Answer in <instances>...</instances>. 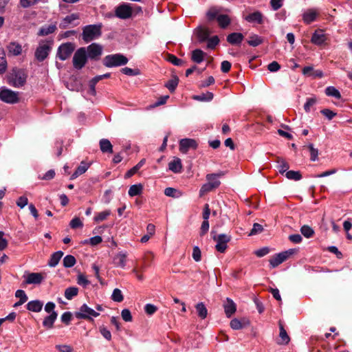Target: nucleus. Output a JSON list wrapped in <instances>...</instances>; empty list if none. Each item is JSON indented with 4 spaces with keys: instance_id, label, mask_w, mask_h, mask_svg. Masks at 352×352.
Masks as SVG:
<instances>
[{
    "instance_id": "774afa93",
    "label": "nucleus",
    "mask_w": 352,
    "mask_h": 352,
    "mask_svg": "<svg viewBox=\"0 0 352 352\" xmlns=\"http://www.w3.org/2000/svg\"><path fill=\"white\" fill-rule=\"evenodd\" d=\"M100 332L101 333L102 336L107 340H111V333L105 327H104V326L100 327Z\"/></svg>"
},
{
    "instance_id": "de8ad7c7",
    "label": "nucleus",
    "mask_w": 352,
    "mask_h": 352,
    "mask_svg": "<svg viewBox=\"0 0 352 352\" xmlns=\"http://www.w3.org/2000/svg\"><path fill=\"white\" fill-rule=\"evenodd\" d=\"M166 60L176 66H181L184 63L183 60L178 58L176 56L171 54H167Z\"/></svg>"
},
{
    "instance_id": "58836bf2",
    "label": "nucleus",
    "mask_w": 352,
    "mask_h": 352,
    "mask_svg": "<svg viewBox=\"0 0 352 352\" xmlns=\"http://www.w3.org/2000/svg\"><path fill=\"white\" fill-rule=\"evenodd\" d=\"M143 186L141 184H134L130 186L129 190V195L130 197H135L142 194Z\"/></svg>"
},
{
    "instance_id": "0e129e2a",
    "label": "nucleus",
    "mask_w": 352,
    "mask_h": 352,
    "mask_svg": "<svg viewBox=\"0 0 352 352\" xmlns=\"http://www.w3.org/2000/svg\"><path fill=\"white\" fill-rule=\"evenodd\" d=\"M77 283L78 285H82L83 287H86L90 283V282L87 280L86 276L82 274H80L78 276Z\"/></svg>"
},
{
    "instance_id": "a211bd4d",
    "label": "nucleus",
    "mask_w": 352,
    "mask_h": 352,
    "mask_svg": "<svg viewBox=\"0 0 352 352\" xmlns=\"http://www.w3.org/2000/svg\"><path fill=\"white\" fill-rule=\"evenodd\" d=\"M244 36L239 32H233L227 36L226 40L231 45H239L243 41Z\"/></svg>"
},
{
    "instance_id": "f3484780",
    "label": "nucleus",
    "mask_w": 352,
    "mask_h": 352,
    "mask_svg": "<svg viewBox=\"0 0 352 352\" xmlns=\"http://www.w3.org/2000/svg\"><path fill=\"white\" fill-rule=\"evenodd\" d=\"M224 311L226 316L230 318L236 310V304L230 298H227L226 302L223 305Z\"/></svg>"
},
{
    "instance_id": "338daca9",
    "label": "nucleus",
    "mask_w": 352,
    "mask_h": 352,
    "mask_svg": "<svg viewBox=\"0 0 352 352\" xmlns=\"http://www.w3.org/2000/svg\"><path fill=\"white\" fill-rule=\"evenodd\" d=\"M267 69L271 72H276L280 69V65L278 62L274 60L267 65Z\"/></svg>"
},
{
    "instance_id": "393cba45",
    "label": "nucleus",
    "mask_w": 352,
    "mask_h": 352,
    "mask_svg": "<svg viewBox=\"0 0 352 352\" xmlns=\"http://www.w3.org/2000/svg\"><path fill=\"white\" fill-rule=\"evenodd\" d=\"M90 164L86 163L85 162H81L80 166L76 169L74 173L71 175L70 180H74L78 176L85 173L89 168Z\"/></svg>"
},
{
    "instance_id": "39448f33",
    "label": "nucleus",
    "mask_w": 352,
    "mask_h": 352,
    "mask_svg": "<svg viewBox=\"0 0 352 352\" xmlns=\"http://www.w3.org/2000/svg\"><path fill=\"white\" fill-rule=\"evenodd\" d=\"M133 8L130 3H122L115 8L113 16L125 20L131 18L133 15Z\"/></svg>"
},
{
    "instance_id": "423d86ee",
    "label": "nucleus",
    "mask_w": 352,
    "mask_h": 352,
    "mask_svg": "<svg viewBox=\"0 0 352 352\" xmlns=\"http://www.w3.org/2000/svg\"><path fill=\"white\" fill-rule=\"evenodd\" d=\"M87 54L85 47L78 49L73 56V65L76 69H81L87 63Z\"/></svg>"
},
{
    "instance_id": "79ce46f5",
    "label": "nucleus",
    "mask_w": 352,
    "mask_h": 352,
    "mask_svg": "<svg viewBox=\"0 0 352 352\" xmlns=\"http://www.w3.org/2000/svg\"><path fill=\"white\" fill-rule=\"evenodd\" d=\"M78 294V288L76 287H69L65 290V297L67 300H72Z\"/></svg>"
},
{
    "instance_id": "4be33fe9",
    "label": "nucleus",
    "mask_w": 352,
    "mask_h": 352,
    "mask_svg": "<svg viewBox=\"0 0 352 352\" xmlns=\"http://www.w3.org/2000/svg\"><path fill=\"white\" fill-rule=\"evenodd\" d=\"M263 16L261 12L256 11L246 16L245 17V19L250 23H256L258 24H263Z\"/></svg>"
},
{
    "instance_id": "4d7b16f0",
    "label": "nucleus",
    "mask_w": 352,
    "mask_h": 352,
    "mask_svg": "<svg viewBox=\"0 0 352 352\" xmlns=\"http://www.w3.org/2000/svg\"><path fill=\"white\" fill-rule=\"evenodd\" d=\"M99 81L96 79V77L93 78L91 80H89V93L90 94H91L92 96H95L96 94V85L98 82Z\"/></svg>"
},
{
    "instance_id": "20e7f679",
    "label": "nucleus",
    "mask_w": 352,
    "mask_h": 352,
    "mask_svg": "<svg viewBox=\"0 0 352 352\" xmlns=\"http://www.w3.org/2000/svg\"><path fill=\"white\" fill-rule=\"evenodd\" d=\"M128 58L122 54H114L106 56L102 60L107 67L123 66L127 64Z\"/></svg>"
},
{
    "instance_id": "c9c22d12",
    "label": "nucleus",
    "mask_w": 352,
    "mask_h": 352,
    "mask_svg": "<svg viewBox=\"0 0 352 352\" xmlns=\"http://www.w3.org/2000/svg\"><path fill=\"white\" fill-rule=\"evenodd\" d=\"M126 254L125 253L120 252L113 258V263L116 266L124 268L126 265Z\"/></svg>"
},
{
    "instance_id": "5701e85b",
    "label": "nucleus",
    "mask_w": 352,
    "mask_h": 352,
    "mask_svg": "<svg viewBox=\"0 0 352 352\" xmlns=\"http://www.w3.org/2000/svg\"><path fill=\"white\" fill-rule=\"evenodd\" d=\"M285 256L281 252L272 256L269 260L270 264L272 268L278 267L280 264L285 261Z\"/></svg>"
},
{
    "instance_id": "ddd939ff",
    "label": "nucleus",
    "mask_w": 352,
    "mask_h": 352,
    "mask_svg": "<svg viewBox=\"0 0 352 352\" xmlns=\"http://www.w3.org/2000/svg\"><path fill=\"white\" fill-rule=\"evenodd\" d=\"M51 47L48 44H41L35 51V58L39 62H42L48 56Z\"/></svg>"
},
{
    "instance_id": "69168bd1",
    "label": "nucleus",
    "mask_w": 352,
    "mask_h": 352,
    "mask_svg": "<svg viewBox=\"0 0 352 352\" xmlns=\"http://www.w3.org/2000/svg\"><path fill=\"white\" fill-rule=\"evenodd\" d=\"M157 310V307L152 304H146L144 307V311L148 315H153Z\"/></svg>"
},
{
    "instance_id": "dca6fc26",
    "label": "nucleus",
    "mask_w": 352,
    "mask_h": 352,
    "mask_svg": "<svg viewBox=\"0 0 352 352\" xmlns=\"http://www.w3.org/2000/svg\"><path fill=\"white\" fill-rule=\"evenodd\" d=\"M289 67L292 69V70H296L297 68H302V73L305 75V76H307L308 75V65H303L302 64V61L299 59H294V58H291L289 60Z\"/></svg>"
},
{
    "instance_id": "49530a36",
    "label": "nucleus",
    "mask_w": 352,
    "mask_h": 352,
    "mask_svg": "<svg viewBox=\"0 0 352 352\" xmlns=\"http://www.w3.org/2000/svg\"><path fill=\"white\" fill-rule=\"evenodd\" d=\"M285 177L288 179L298 181L302 178V175L300 171L288 170L285 173Z\"/></svg>"
},
{
    "instance_id": "5fc2aeb1",
    "label": "nucleus",
    "mask_w": 352,
    "mask_h": 352,
    "mask_svg": "<svg viewBox=\"0 0 352 352\" xmlns=\"http://www.w3.org/2000/svg\"><path fill=\"white\" fill-rule=\"evenodd\" d=\"M102 241V239L101 236H93L91 238H90L89 239H87L85 240L83 243L84 244H87V243H90L91 245L92 246H95V245H97L98 244H100L101 242Z\"/></svg>"
},
{
    "instance_id": "13d9d810",
    "label": "nucleus",
    "mask_w": 352,
    "mask_h": 352,
    "mask_svg": "<svg viewBox=\"0 0 352 352\" xmlns=\"http://www.w3.org/2000/svg\"><path fill=\"white\" fill-rule=\"evenodd\" d=\"M69 226L72 229H77L78 228H82L83 226V223L79 217H74L70 221Z\"/></svg>"
},
{
    "instance_id": "f8f14e48",
    "label": "nucleus",
    "mask_w": 352,
    "mask_h": 352,
    "mask_svg": "<svg viewBox=\"0 0 352 352\" xmlns=\"http://www.w3.org/2000/svg\"><path fill=\"white\" fill-rule=\"evenodd\" d=\"M102 52V47L98 43H91L87 47V58L98 60Z\"/></svg>"
},
{
    "instance_id": "ea45409f",
    "label": "nucleus",
    "mask_w": 352,
    "mask_h": 352,
    "mask_svg": "<svg viewBox=\"0 0 352 352\" xmlns=\"http://www.w3.org/2000/svg\"><path fill=\"white\" fill-rule=\"evenodd\" d=\"M198 316L201 319H205L208 315V310L203 302H199L195 305Z\"/></svg>"
},
{
    "instance_id": "e2e57ef3",
    "label": "nucleus",
    "mask_w": 352,
    "mask_h": 352,
    "mask_svg": "<svg viewBox=\"0 0 352 352\" xmlns=\"http://www.w3.org/2000/svg\"><path fill=\"white\" fill-rule=\"evenodd\" d=\"M122 319L126 322L132 321V316L131 311L128 309H124L121 312Z\"/></svg>"
},
{
    "instance_id": "052dcab7",
    "label": "nucleus",
    "mask_w": 352,
    "mask_h": 352,
    "mask_svg": "<svg viewBox=\"0 0 352 352\" xmlns=\"http://www.w3.org/2000/svg\"><path fill=\"white\" fill-rule=\"evenodd\" d=\"M320 113L324 116H325L329 120H332L336 116V113L328 109L321 110Z\"/></svg>"
},
{
    "instance_id": "cd10ccee",
    "label": "nucleus",
    "mask_w": 352,
    "mask_h": 352,
    "mask_svg": "<svg viewBox=\"0 0 352 352\" xmlns=\"http://www.w3.org/2000/svg\"><path fill=\"white\" fill-rule=\"evenodd\" d=\"M210 34V30L208 28L199 27L197 30L196 35L199 43H203L209 38Z\"/></svg>"
},
{
    "instance_id": "c756f323",
    "label": "nucleus",
    "mask_w": 352,
    "mask_h": 352,
    "mask_svg": "<svg viewBox=\"0 0 352 352\" xmlns=\"http://www.w3.org/2000/svg\"><path fill=\"white\" fill-rule=\"evenodd\" d=\"M63 256V252L60 250L53 253L51 255L50 258L48 261V263H47L48 265L51 267H56L58 264V263Z\"/></svg>"
},
{
    "instance_id": "7ed1b4c3",
    "label": "nucleus",
    "mask_w": 352,
    "mask_h": 352,
    "mask_svg": "<svg viewBox=\"0 0 352 352\" xmlns=\"http://www.w3.org/2000/svg\"><path fill=\"white\" fill-rule=\"evenodd\" d=\"M102 24L98 23L94 25H88L83 28L82 37V39L88 43L96 38H98L102 35Z\"/></svg>"
},
{
    "instance_id": "864d4df0",
    "label": "nucleus",
    "mask_w": 352,
    "mask_h": 352,
    "mask_svg": "<svg viewBox=\"0 0 352 352\" xmlns=\"http://www.w3.org/2000/svg\"><path fill=\"white\" fill-rule=\"evenodd\" d=\"M208 44L207 47L210 49H214L215 47L219 44V38L218 36H213L211 38H209L208 40Z\"/></svg>"
},
{
    "instance_id": "aec40b11",
    "label": "nucleus",
    "mask_w": 352,
    "mask_h": 352,
    "mask_svg": "<svg viewBox=\"0 0 352 352\" xmlns=\"http://www.w3.org/2000/svg\"><path fill=\"white\" fill-rule=\"evenodd\" d=\"M78 19L79 15L78 14L74 13L70 15H67L61 21L59 24V28L63 30L67 29L71 23Z\"/></svg>"
},
{
    "instance_id": "e433bc0d",
    "label": "nucleus",
    "mask_w": 352,
    "mask_h": 352,
    "mask_svg": "<svg viewBox=\"0 0 352 352\" xmlns=\"http://www.w3.org/2000/svg\"><path fill=\"white\" fill-rule=\"evenodd\" d=\"M56 30V25L55 24H52L48 26H43L39 30L38 33V36H47L48 34L54 33Z\"/></svg>"
},
{
    "instance_id": "0eeeda50",
    "label": "nucleus",
    "mask_w": 352,
    "mask_h": 352,
    "mask_svg": "<svg viewBox=\"0 0 352 352\" xmlns=\"http://www.w3.org/2000/svg\"><path fill=\"white\" fill-rule=\"evenodd\" d=\"M100 315L93 309L89 307L87 304H83L80 308L79 311H76L74 316L78 319H85L89 321H94L91 316L98 317Z\"/></svg>"
},
{
    "instance_id": "37998d69",
    "label": "nucleus",
    "mask_w": 352,
    "mask_h": 352,
    "mask_svg": "<svg viewBox=\"0 0 352 352\" xmlns=\"http://www.w3.org/2000/svg\"><path fill=\"white\" fill-rule=\"evenodd\" d=\"M263 43V39L257 34H253L250 36L248 43L252 47H256Z\"/></svg>"
},
{
    "instance_id": "bf43d9fd",
    "label": "nucleus",
    "mask_w": 352,
    "mask_h": 352,
    "mask_svg": "<svg viewBox=\"0 0 352 352\" xmlns=\"http://www.w3.org/2000/svg\"><path fill=\"white\" fill-rule=\"evenodd\" d=\"M192 256L193 259L197 262L201 261V252L198 246H195L193 248Z\"/></svg>"
},
{
    "instance_id": "a19ab883",
    "label": "nucleus",
    "mask_w": 352,
    "mask_h": 352,
    "mask_svg": "<svg viewBox=\"0 0 352 352\" xmlns=\"http://www.w3.org/2000/svg\"><path fill=\"white\" fill-rule=\"evenodd\" d=\"M325 94L328 96L333 97L336 99L341 98V94L340 91L334 87L329 86L325 89Z\"/></svg>"
},
{
    "instance_id": "9d476101",
    "label": "nucleus",
    "mask_w": 352,
    "mask_h": 352,
    "mask_svg": "<svg viewBox=\"0 0 352 352\" xmlns=\"http://www.w3.org/2000/svg\"><path fill=\"white\" fill-rule=\"evenodd\" d=\"M212 239L217 241L215 245L217 251L223 253L228 248L227 243L231 240V236L226 234H220L219 235H214Z\"/></svg>"
},
{
    "instance_id": "473e14b6",
    "label": "nucleus",
    "mask_w": 352,
    "mask_h": 352,
    "mask_svg": "<svg viewBox=\"0 0 352 352\" xmlns=\"http://www.w3.org/2000/svg\"><path fill=\"white\" fill-rule=\"evenodd\" d=\"M179 83V78L176 75H173L171 79L168 80L165 87L170 91V93H173Z\"/></svg>"
},
{
    "instance_id": "6ab92c4d",
    "label": "nucleus",
    "mask_w": 352,
    "mask_h": 352,
    "mask_svg": "<svg viewBox=\"0 0 352 352\" xmlns=\"http://www.w3.org/2000/svg\"><path fill=\"white\" fill-rule=\"evenodd\" d=\"M168 169L174 173H180L182 171V160L179 157H174L168 163Z\"/></svg>"
},
{
    "instance_id": "412c9836",
    "label": "nucleus",
    "mask_w": 352,
    "mask_h": 352,
    "mask_svg": "<svg viewBox=\"0 0 352 352\" xmlns=\"http://www.w3.org/2000/svg\"><path fill=\"white\" fill-rule=\"evenodd\" d=\"M230 327L234 330L242 329L244 327L248 326L250 322L248 320L243 318L241 320L234 318L230 321Z\"/></svg>"
},
{
    "instance_id": "9b49d317",
    "label": "nucleus",
    "mask_w": 352,
    "mask_h": 352,
    "mask_svg": "<svg viewBox=\"0 0 352 352\" xmlns=\"http://www.w3.org/2000/svg\"><path fill=\"white\" fill-rule=\"evenodd\" d=\"M74 45L72 43H66L59 46L57 56L62 60H67L74 51Z\"/></svg>"
},
{
    "instance_id": "603ef678",
    "label": "nucleus",
    "mask_w": 352,
    "mask_h": 352,
    "mask_svg": "<svg viewBox=\"0 0 352 352\" xmlns=\"http://www.w3.org/2000/svg\"><path fill=\"white\" fill-rule=\"evenodd\" d=\"M111 299L115 302H122L124 299V297L121 290L118 288L114 289L111 295Z\"/></svg>"
},
{
    "instance_id": "3c124183",
    "label": "nucleus",
    "mask_w": 352,
    "mask_h": 352,
    "mask_svg": "<svg viewBox=\"0 0 352 352\" xmlns=\"http://www.w3.org/2000/svg\"><path fill=\"white\" fill-rule=\"evenodd\" d=\"M221 175V174H214V173L208 174L206 175V179L208 180V182L210 183V184H212L214 183L217 184V188H218L221 182L219 180L217 179V177H219Z\"/></svg>"
},
{
    "instance_id": "09e8293b",
    "label": "nucleus",
    "mask_w": 352,
    "mask_h": 352,
    "mask_svg": "<svg viewBox=\"0 0 352 352\" xmlns=\"http://www.w3.org/2000/svg\"><path fill=\"white\" fill-rule=\"evenodd\" d=\"M120 72L127 76H135L140 74V70L139 69H131L129 67H124L121 69Z\"/></svg>"
},
{
    "instance_id": "c85d7f7f",
    "label": "nucleus",
    "mask_w": 352,
    "mask_h": 352,
    "mask_svg": "<svg viewBox=\"0 0 352 352\" xmlns=\"http://www.w3.org/2000/svg\"><path fill=\"white\" fill-rule=\"evenodd\" d=\"M7 49L8 50V53L13 56H18L21 54L22 47L21 45L16 42H11L7 46Z\"/></svg>"
},
{
    "instance_id": "2f4dec72",
    "label": "nucleus",
    "mask_w": 352,
    "mask_h": 352,
    "mask_svg": "<svg viewBox=\"0 0 352 352\" xmlns=\"http://www.w3.org/2000/svg\"><path fill=\"white\" fill-rule=\"evenodd\" d=\"M278 324H279V329H280L279 336L281 339V342H278V344H287L290 341V338L287 335V333L286 330L285 329V328L280 321H279Z\"/></svg>"
},
{
    "instance_id": "6e6552de",
    "label": "nucleus",
    "mask_w": 352,
    "mask_h": 352,
    "mask_svg": "<svg viewBox=\"0 0 352 352\" xmlns=\"http://www.w3.org/2000/svg\"><path fill=\"white\" fill-rule=\"evenodd\" d=\"M0 100L9 104H16L19 101V93L8 88L0 89Z\"/></svg>"
},
{
    "instance_id": "b1692460",
    "label": "nucleus",
    "mask_w": 352,
    "mask_h": 352,
    "mask_svg": "<svg viewBox=\"0 0 352 352\" xmlns=\"http://www.w3.org/2000/svg\"><path fill=\"white\" fill-rule=\"evenodd\" d=\"M43 303L41 300H31L26 305L28 310L33 312H39L42 310Z\"/></svg>"
},
{
    "instance_id": "1a4fd4ad",
    "label": "nucleus",
    "mask_w": 352,
    "mask_h": 352,
    "mask_svg": "<svg viewBox=\"0 0 352 352\" xmlns=\"http://www.w3.org/2000/svg\"><path fill=\"white\" fill-rule=\"evenodd\" d=\"M329 36L322 29H317L312 34L311 42L320 47H324L327 45Z\"/></svg>"
},
{
    "instance_id": "4c0bfd02",
    "label": "nucleus",
    "mask_w": 352,
    "mask_h": 352,
    "mask_svg": "<svg viewBox=\"0 0 352 352\" xmlns=\"http://www.w3.org/2000/svg\"><path fill=\"white\" fill-rule=\"evenodd\" d=\"M214 95L212 92L207 91L206 93H202L200 95H195L192 96V98L197 101L201 102H209L212 100Z\"/></svg>"
},
{
    "instance_id": "7c9ffc66",
    "label": "nucleus",
    "mask_w": 352,
    "mask_h": 352,
    "mask_svg": "<svg viewBox=\"0 0 352 352\" xmlns=\"http://www.w3.org/2000/svg\"><path fill=\"white\" fill-rule=\"evenodd\" d=\"M206 53L200 49H196L192 52L191 60L196 63L203 62Z\"/></svg>"
},
{
    "instance_id": "a878e982",
    "label": "nucleus",
    "mask_w": 352,
    "mask_h": 352,
    "mask_svg": "<svg viewBox=\"0 0 352 352\" xmlns=\"http://www.w3.org/2000/svg\"><path fill=\"white\" fill-rule=\"evenodd\" d=\"M100 149L103 153H113V145L108 139H101L99 142Z\"/></svg>"
},
{
    "instance_id": "8fccbe9b",
    "label": "nucleus",
    "mask_w": 352,
    "mask_h": 352,
    "mask_svg": "<svg viewBox=\"0 0 352 352\" xmlns=\"http://www.w3.org/2000/svg\"><path fill=\"white\" fill-rule=\"evenodd\" d=\"M110 214L111 211L109 210L100 212L94 217V221L97 223L102 221L105 220Z\"/></svg>"
},
{
    "instance_id": "4468645a",
    "label": "nucleus",
    "mask_w": 352,
    "mask_h": 352,
    "mask_svg": "<svg viewBox=\"0 0 352 352\" xmlns=\"http://www.w3.org/2000/svg\"><path fill=\"white\" fill-rule=\"evenodd\" d=\"M197 143L193 139L184 138L179 141V151L182 153H186L189 149H196L197 148Z\"/></svg>"
},
{
    "instance_id": "6e6d98bb",
    "label": "nucleus",
    "mask_w": 352,
    "mask_h": 352,
    "mask_svg": "<svg viewBox=\"0 0 352 352\" xmlns=\"http://www.w3.org/2000/svg\"><path fill=\"white\" fill-rule=\"evenodd\" d=\"M60 319L63 323L66 325H69L72 320V314L70 311L64 312L62 314Z\"/></svg>"
},
{
    "instance_id": "f704fd0d",
    "label": "nucleus",
    "mask_w": 352,
    "mask_h": 352,
    "mask_svg": "<svg viewBox=\"0 0 352 352\" xmlns=\"http://www.w3.org/2000/svg\"><path fill=\"white\" fill-rule=\"evenodd\" d=\"M276 162L278 164L277 168L280 174L283 175L285 173H286V172L288 171L289 165L283 158L278 157Z\"/></svg>"
},
{
    "instance_id": "680f3d73",
    "label": "nucleus",
    "mask_w": 352,
    "mask_h": 352,
    "mask_svg": "<svg viewBox=\"0 0 352 352\" xmlns=\"http://www.w3.org/2000/svg\"><path fill=\"white\" fill-rule=\"evenodd\" d=\"M263 230V226L261 224L258 223H254L253 228L251 230L250 233L249 235L257 234L258 233L262 232Z\"/></svg>"
},
{
    "instance_id": "2eb2a0df",
    "label": "nucleus",
    "mask_w": 352,
    "mask_h": 352,
    "mask_svg": "<svg viewBox=\"0 0 352 352\" xmlns=\"http://www.w3.org/2000/svg\"><path fill=\"white\" fill-rule=\"evenodd\" d=\"M44 277L41 273L32 272L28 274L25 283L39 285L41 283Z\"/></svg>"
},
{
    "instance_id": "f03ea898",
    "label": "nucleus",
    "mask_w": 352,
    "mask_h": 352,
    "mask_svg": "<svg viewBox=\"0 0 352 352\" xmlns=\"http://www.w3.org/2000/svg\"><path fill=\"white\" fill-rule=\"evenodd\" d=\"M207 19L209 21L217 20L219 27L226 29L231 23V19L228 14H221L219 9L212 7L210 8L206 13Z\"/></svg>"
},
{
    "instance_id": "bb28decb",
    "label": "nucleus",
    "mask_w": 352,
    "mask_h": 352,
    "mask_svg": "<svg viewBox=\"0 0 352 352\" xmlns=\"http://www.w3.org/2000/svg\"><path fill=\"white\" fill-rule=\"evenodd\" d=\"M58 317V313L53 311L49 316H46L43 321V325L47 329H52L54 327V323Z\"/></svg>"
},
{
    "instance_id": "72a5a7b5",
    "label": "nucleus",
    "mask_w": 352,
    "mask_h": 352,
    "mask_svg": "<svg viewBox=\"0 0 352 352\" xmlns=\"http://www.w3.org/2000/svg\"><path fill=\"white\" fill-rule=\"evenodd\" d=\"M146 160L142 159L135 166H133L132 168L129 170L124 175L125 179L130 178L133 175H135L140 168L141 167L145 164Z\"/></svg>"
},
{
    "instance_id": "a18cd8bd",
    "label": "nucleus",
    "mask_w": 352,
    "mask_h": 352,
    "mask_svg": "<svg viewBox=\"0 0 352 352\" xmlns=\"http://www.w3.org/2000/svg\"><path fill=\"white\" fill-rule=\"evenodd\" d=\"M217 184H215V183H214L212 184H210L208 182L205 184H204L201 187V189L199 190V195L200 196H203L205 193L208 192L212 190L214 188H217Z\"/></svg>"
},
{
    "instance_id": "f257e3e1",
    "label": "nucleus",
    "mask_w": 352,
    "mask_h": 352,
    "mask_svg": "<svg viewBox=\"0 0 352 352\" xmlns=\"http://www.w3.org/2000/svg\"><path fill=\"white\" fill-rule=\"evenodd\" d=\"M28 75L24 69L14 67L7 75V82L14 87H23L27 80Z\"/></svg>"
},
{
    "instance_id": "c03bdc74",
    "label": "nucleus",
    "mask_w": 352,
    "mask_h": 352,
    "mask_svg": "<svg viewBox=\"0 0 352 352\" xmlns=\"http://www.w3.org/2000/svg\"><path fill=\"white\" fill-rule=\"evenodd\" d=\"M76 260L72 255H67L64 257L63 263V266L66 268L72 267L76 264Z\"/></svg>"
}]
</instances>
